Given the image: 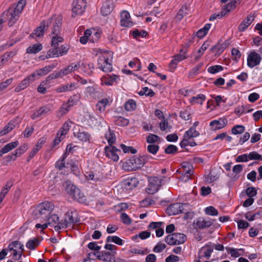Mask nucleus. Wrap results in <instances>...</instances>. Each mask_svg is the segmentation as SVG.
Masks as SVG:
<instances>
[{"mask_svg":"<svg viewBox=\"0 0 262 262\" xmlns=\"http://www.w3.org/2000/svg\"><path fill=\"white\" fill-rule=\"evenodd\" d=\"M261 60L260 56L255 52H251L247 58V64L250 68H253L259 64Z\"/></svg>","mask_w":262,"mask_h":262,"instance_id":"15","label":"nucleus"},{"mask_svg":"<svg viewBox=\"0 0 262 262\" xmlns=\"http://www.w3.org/2000/svg\"><path fill=\"white\" fill-rule=\"evenodd\" d=\"M178 147L174 145H168L165 149V152L167 154H174L178 151Z\"/></svg>","mask_w":262,"mask_h":262,"instance_id":"56","label":"nucleus"},{"mask_svg":"<svg viewBox=\"0 0 262 262\" xmlns=\"http://www.w3.org/2000/svg\"><path fill=\"white\" fill-rule=\"evenodd\" d=\"M160 141V137L157 135L149 134L146 137V142L149 144H153L159 142Z\"/></svg>","mask_w":262,"mask_h":262,"instance_id":"42","label":"nucleus"},{"mask_svg":"<svg viewBox=\"0 0 262 262\" xmlns=\"http://www.w3.org/2000/svg\"><path fill=\"white\" fill-rule=\"evenodd\" d=\"M205 99L206 96L204 94H200L196 95V96L191 97L190 101L191 104H193L195 103L202 105Z\"/></svg>","mask_w":262,"mask_h":262,"instance_id":"34","label":"nucleus"},{"mask_svg":"<svg viewBox=\"0 0 262 262\" xmlns=\"http://www.w3.org/2000/svg\"><path fill=\"white\" fill-rule=\"evenodd\" d=\"M140 96L145 95L146 96L153 97L155 95V93L152 90H149L147 87H144L142 90L138 92Z\"/></svg>","mask_w":262,"mask_h":262,"instance_id":"46","label":"nucleus"},{"mask_svg":"<svg viewBox=\"0 0 262 262\" xmlns=\"http://www.w3.org/2000/svg\"><path fill=\"white\" fill-rule=\"evenodd\" d=\"M203 65L204 63L203 62L198 63L188 73V77L189 78H193L194 76L198 75L199 70L202 68Z\"/></svg>","mask_w":262,"mask_h":262,"instance_id":"33","label":"nucleus"},{"mask_svg":"<svg viewBox=\"0 0 262 262\" xmlns=\"http://www.w3.org/2000/svg\"><path fill=\"white\" fill-rule=\"evenodd\" d=\"M62 222L67 227H70L72 224H77L80 222V218L78 217L76 211L69 210L66 214L65 219Z\"/></svg>","mask_w":262,"mask_h":262,"instance_id":"8","label":"nucleus"},{"mask_svg":"<svg viewBox=\"0 0 262 262\" xmlns=\"http://www.w3.org/2000/svg\"><path fill=\"white\" fill-rule=\"evenodd\" d=\"M73 134L75 137L83 142H89L91 138L89 133L84 132L80 129H79L77 132H74Z\"/></svg>","mask_w":262,"mask_h":262,"instance_id":"19","label":"nucleus"},{"mask_svg":"<svg viewBox=\"0 0 262 262\" xmlns=\"http://www.w3.org/2000/svg\"><path fill=\"white\" fill-rule=\"evenodd\" d=\"M105 137L107 140L108 146H113V144L116 142V136L114 132L109 128L108 132L105 134Z\"/></svg>","mask_w":262,"mask_h":262,"instance_id":"35","label":"nucleus"},{"mask_svg":"<svg viewBox=\"0 0 262 262\" xmlns=\"http://www.w3.org/2000/svg\"><path fill=\"white\" fill-rule=\"evenodd\" d=\"M108 101L107 98L102 99L101 100H99L96 104L97 109L101 112L104 111L105 107L108 104Z\"/></svg>","mask_w":262,"mask_h":262,"instance_id":"41","label":"nucleus"},{"mask_svg":"<svg viewBox=\"0 0 262 262\" xmlns=\"http://www.w3.org/2000/svg\"><path fill=\"white\" fill-rule=\"evenodd\" d=\"M136 106V102L133 99L128 100L124 104V108L128 112L135 111Z\"/></svg>","mask_w":262,"mask_h":262,"instance_id":"37","label":"nucleus"},{"mask_svg":"<svg viewBox=\"0 0 262 262\" xmlns=\"http://www.w3.org/2000/svg\"><path fill=\"white\" fill-rule=\"evenodd\" d=\"M148 181L149 184L146 191L149 194H154L158 191L161 185L162 179L157 177H154Z\"/></svg>","mask_w":262,"mask_h":262,"instance_id":"9","label":"nucleus"},{"mask_svg":"<svg viewBox=\"0 0 262 262\" xmlns=\"http://www.w3.org/2000/svg\"><path fill=\"white\" fill-rule=\"evenodd\" d=\"M19 145V142L18 141H15L14 142H12L7 144L5 145L3 148V152H5V154L9 152L12 150L15 147H16Z\"/></svg>","mask_w":262,"mask_h":262,"instance_id":"36","label":"nucleus"},{"mask_svg":"<svg viewBox=\"0 0 262 262\" xmlns=\"http://www.w3.org/2000/svg\"><path fill=\"white\" fill-rule=\"evenodd\" d=\"M188 10V7L187 5L182 6L177 13V18L181 20L187 14Z\"/></svg>","mask_w":262,"mask_h":262,"instance_id":"40","label":"nucleus"},{"mask_svg":"<svg viewBox=\"0 0 262 262\" xmlns=\"http://www.w3.org/2000/svg\"><path fill=\"white\" fill-rule=\"evenodd\" d=\"M66 190L67 192L71 195L73 192H74L76 188V186L72 184L70 181H67L66 182Z\"/></svg>","mask_w":262,"mask_h":262,"instance_id":"52","label":"nucleus"},{"mask_svg":"<svg viewBox=\"0 0 262 262\" xmlns=\"http://www.w3.org/2000/svg\"><path fill=\"white\" fill-rule=\"evenodd\" d=\"M118 78L119 76L116 75L109 76L106 80L105 81V83L107 85H112L113 84L114 82H115Z\"/></svg>","mask_w":262,"mask_h":262,"instance_id":"63","label":"nucleus"},{"mask_svg":"<svg viewBox=\"0 0 262 262\" xmlns=\"http://www.w3.org/2000/svg\"><path fill=\"white\" fill-rule=\"evenodd\" d=\"M116 253V252H114L112 254L110 252L102 251L99 252V254H97V259L105 262H111L112 257L114 256Z\"/></svg>","mask_w":262,"mask_h":262,"instance_id":"22","label":"nucleus"},{"mask_svg":"<svg viewBox=\"0 0 262 262\" xmlns=\"http://www.w3.org/2000/svg\"><path fill=\"white\" fill-rule=\"evenodd\" d=\"M200 133L199 132L196 130V129L191 127L188 130H187L184 135L186 137L191 139V138H194L199 136Z\"/></svg>","mask_w":262,"mask_h":262,"instance_id":"43","label":"nucleus"},{"mask_svg":"<svg viewBox=\"0 0 262 262\" xmlns=\"http://www.w3.org/2000/svg\"><path fill=\"white\" fill-rule=\"evenodd\" d=\"M42 49V44L40 43H37L32 46H30L27 48L26 52L28 54H36L41 51Z\"/></svg>","mask_w":262,"mask_h":262,"instance_id":"30","label":"nucleus"},{"mask_svg":"<svg viewBox=\"0 0 262 262\" xmlns=\"http://www.w3.org/2000/svg\"><path fill=\"white\" fill-rule=\"evenodd\" d=\"M166 247V246L165 244L159 243L154 248L153 251L156 253H160L164 249H165Z\"/></svg>","mask_w":262,"mask_h":262,"instance_id":"64","label":"nucleus"},{"mask_svg":"<svg viewBox=\"0 0 262 262\" xmlns=\"http://www.w3.org/2000/svg\"><path fill=\"white\" fill-rule=\"evenodd\" d=\"M79 68V63H77L76 64L72 63L71 64L67 66L66 68L61 69V71L62 72V75L63 76H65L71 73L72 71L77 70Z\"/></svg>","mask_w":262,"mask_h":262,"instance_id":"27","label":"nucleus"},{"mask_svg":"<svg viewBox=\"0 0 262 262\" xmlns=\"http://www.w3.org/2000/svg\"><path fill=\"white\" fill-rule=\"evenodd\" d=\"M106 242H113L120 246H121L123 244V240L117 236H107L106 238Z\"/></svg>","mask_w":262,"mask_h":262,"instance_id":"45","label":"nucleus"},{"mask_svg":"<svg viewBox=\"0 0 262 262\" xmlns=\"http://www.w3.org/2000/svg\"><path fill=\"white\" fill-rule=\"evenodd\" d=\"M40 241L37 237L29 239L26 243V247L30 250H34L35 247L39 246Z\"/></svg>","mask_w":262,"mask_h":262,"instance_id":"31","label":"nucleus"},{"mask_svg":"<svg viewBox=\"0 0 262 262\" xmlns=\"http://www.w3.org/2000/svg\"><path fill=\"white\" fill-rule=\"evenodd\" d=\"M28 145L24 144L23 145L17 148L14 152L17 158L20 157L21 155L26 152L28 149Z\"/></svg>","mask_w":262,"mask_h":262,"instance_id":"47","label":"nucleus"},{"mask_svg":"<svg viewBox=\"0 0 262 262\" xmlns=\"http://www.w3.org/2000/svg\"><path fill=\"white\" fill-rule=\"evenodd\" d=\"M80 98V95L75 94L71 96L68 100L66 104H63L60 108V112L62 115H64L69 111V108L76 105L79 101Z\"/></svg>","mask_w":262,"mask_h":262,"instance_id":"11","label":"nucleus"},{"mask_svg":"<svg viewBox=\"0 0 262 262\" xmlns=\"http://www.w3.org/2000/svg\"><path fill=\"white\" fill-rule=\"evenodd\" d=\"M159 149V146L156 144H150L147 146V150L148 152L155 155Z\"/></svg>","mask_w":262,"mask_h":262,"instance_id":"57","label":"nucleus"},{"mask_svg":"<svg viewBox=\"0 0 262 262\" xmlns=\"http://www.w3.org/2000/svg\"><path fill=\"white\" fill-rule=\"evenodd\" d=\"M144 164L141 156L138 157L133 156L124 163L123 166L126 170L134 171L141 168Z\"/></svg>","mask_w":262,"mask_h":262,"instance_id":"4","label":"nucleus"},{"mask_svg":"<svg viewBox=\"0 0 262 262\" xmlns=\"http://www.w3.org/2000/svg\"><path fill=\"white\" fill-rule=\"evenodd\" d=\"M113 53L105 51L98 58V68L104 72H111L113 70L112 59Z\"/></svg>","mask_w":262,"mask_h":262,"instance_id":"3","label":"nucleus"},{"mask_svg":"<svg viewBox=\"0 0 262 262\" xmlns=\"http://www.w3.org/2000/svg\"><path fill=\"white\" fill-rule=\"evenodd\" d=\"M186 236L181 233H173L165 237V242L169 245H180L185 243Z\"/></svg>","mask_w":262,"mask_h":262,"instance_id":"6","label":"nucleus"},{"mask_svg":"<svg viewBox=\"0 0 262 262\" xmlns=\"http://www.w3.org/2000/svg\"><path fill=\"white\" fill-rule=\"evenodd\" d=\"M51 23L52 19L42 20L39 26L30 35L29 38H34L43 37L45 31L48 30L49 26L51 25Z\"/></svg>","mask_w":262,"mask_h":262,"instance_id":"5","label":"nucleus"},{"mask_svg":"<svg viewBox=\"0 0 262 262\" xmlns=\"http://www.w3.org/2000/svg\"><path fill=\"white\" fill-rule=\"evenodd\" d=\"M63 157H60L55 163V167L59 170H62L63 168L66 167L65 160Z\"/></svg>","mask_w":262,"mask_h":262,"instance_id":"51","label":"nucleus"},{"mask_svg":"<svg viewBox=\"0 0 262 262\" xmlns=\"http://www.w3.org/2000/svg\"><path fill=\"white\" fill-rule=\"evenodd\" d=\"M114 5L113 0H106L102 5L101 9V14L103 16H107L110 14L114 9Z\"/></svg>","mask_w":262,"mask_h":262,"instance_id":"16","label":"nucleus"},{"mask_svg":"<svg viewBox=\"0 0 262 262\" xmlns=\"http://www.w3.org/2000/svg\"><path fill=\"white\" fill-rule=\"evenodd\" d=\"M85 176L87 179L93 180L95 182H100L103 178V177H97L93 171L86 172Z\"/></svg>","mask_w":262,"mask_h":262,"instance_id":"44","label":"nucleus"},{"mask_svg":"<svg viewBox=\"0 0 262 262\" xmlns=\"http://www.w3.org/2000/svg\"><path fill=\"white\" fill-rule=\"evenodd\" d=\"M205 213L207 215L215 216L218 215V211L213 206H209L205 209Z\"/></svg>","mask_w":262,"mask_h":262,"instance_id":"50","label":"nucleus"},{"mask_svg":"<svg viewBox=\"0 0 262 262\" xmlns=\"http://www.w3.org/2000/svg\"><path fill=\"white\" fill-rule=\"evenodd\" d=\"M120 219L122 223L125 225H129L132 223L131 219L125 213H122L121 214Z\"/></svg>","mask_w":262,"mask_h":262,"instance_id":"62","label":"nucleus"},{"mask_svg":"<svg viewBox=\"0 0 262 262\" xmlns=\"http://www.w3.org/2000/svg\"><path fill=\"white\" fill-rule=\"evenodd\" d=\"M76 89L75 84L74 83H71L67 85H64L59 86L56 90L57 92L62 93L67 91H72Z\"/></svg>","mask_w":262,"mask_h":262,"instance_id":"32","label":"nucleus"},{"mask_svg":"<svg viewBox=\"0 0 262 262\" xmlns=\"http://www.w3.org/2000/svg\"><path fill=\"white\" fill-rule=\"evenodd\" d=\"M228 120L225 118H221L219 120H214L211 121L209 125L211 126L213 130H218L222 129L227 125Z\"/></svg>","mask_w":262,"mask_h":262,"instance_id":"17","label":"nucleus"},{"mask_svg":"<svg viewBox=\"0 0 262 262\" xmlns=\"http://www.w3.org/2000/svg\"><path fill=\"white\" fill-rule=\"evenodd\" d=\"M186 203L181 204L179 203H174L169 206L166 210L168 215H174L183 212L184 207H187Z\"/></svg>","mask_w":262,"mask_h":262,"instance_id":"10","label":"nucleus"},{"mask_svg":"<svg viewBox=\"0 0 262 262\" xmlns=\"http://www.w3.org/2000/svg\"><path fill=\"white\" fill-rule=\"evenodd\" d=\"M56 67V64H52L51 65L46 66L43 68L37 70L34 73H36V76L37 75L42 76L48 74L52 70V69L55 68Z\"/></svg>","mask_w":262,"mask_h":262,"instance_id":"29","label":"nucleus"},{"mask_svg":"<svg viewBox=\"0 0 262 262\" xmlns=\"http://www.w3.org/2000/svg\"><path fill=\"white\" fill-rule=\"evenodd\" d=\"M114 122L116 125L121 126H126L129 123V120L121 116L115 117Z\"/></svg>","mask_w":262,"mask_h":262,"instance_id":"39","label":"nucleus"},{"mask_svg":"<svg viewBox=\"0 0 262 262\" xmlns=\"http://www.w3.org/2000/svg\"><path fill=\"white\" fill-rule=\"evenodd\" d=\"M63 38L59 36H53L52 39L51 45L53 47H58L59 43L62 42Z\"/></svg>","mask_w":262,"mask_h":262,"instance_id":"55","label":"nucleus"},{"mask_svg":"<svg viewBox=\"0 0 262 262\" xmlns=\"http://www.w3.org/2000/svg\"><path fill=\"white\" fill-rule=\"evenodd\" d=\"M130 18V14L127 11H123L121 13L120 24L122 27H130L133 24L132 21L129 20Z\"/></svg>","mask_w":262,"mask_h":262,"instance_id":"21","label":"nucleus"},{"mask_svg":"<svg viewBox=\"0 0 262 262\" xmlns=\"http://www.w3.org/2000/svg\"><path fill=\"white\" fill-rule=\"evenodd\" d=\"M26 5L25 0H20L17 5H12L2 14V18H0V25L5 21H8L9 27L13 26L18 20L20 14Z\"/></svg>","mask_w":262,"mask_h":262,"instance_id":"1","label":"nucleus"},{"mask_svg":"<svg viewBox=\"0 0 262 262\" xmlns=\"http://www.w3.org/2000/svg\"><path fill=\"white\" fill-rule=\"evenodd\" d=\"M213 224L211 220L206 221L203 219H198L194 221L193 225L195 229H202L208 228Z\"/></svg>","mask_w":262,"mask_h":262,"instance_id":"18","label":"nucleus"},{"mask_svg":"<svg viewBox=\"0 0 262 262\" xmlns=\"http://www.w3.org/2000/svg\"><path fill=\"white\" fill-rule=\"evenodd\" d=\"M72 198L79 202V203H83L86 199L84 196L83 194L81 193L80 190L78 189L77 187L76 188L74 192L71 195Z\"/></svg>","mask_w":262,"mask_h":262,"instance_id":"25","label":"nucleus"},{"mask_svg":"<svg viewBox=\"0 0 262 262\" xmlns=\"http://www.w3.org/2000/svg\"><path fill=\"white\" fill-rule=\"evenodd\" d=\"M54 208L51 202H44L40 203L33 210L32 214L34 219L42 220L43 221H49V215Z\"/></svg>","mask_w":262,"mask_h":262,"instance_id":"2","label":"nucleus"},{"mask_svg":"<svg viewBox=\"0 0 262 262\" xmlns=\"http://www.w3.org/2000/svg\"><path fill=\"white\" fill-rule=\"evenodd\" d=\"M72 16L75 17L77 15H81L86 8L85 0H74L72 3Z\"/></svg>","mask_w":262,"mask_h":262,"instance_id":"7","label":"nucleus"},{"mask_svg":"<svg viewBox=\"0 0 262 262\" xmlns=\"http://www.w3.org/2000/svg\"><path fill=\"white\" fill-rule=\"evenodd\" d=\"M50 19H52L51 24L53 25L51 34L54 36H58L60 31L61 26L62 24V19L59 16L57 17H56L55 16H52Z\"/></svg>","mask_w":262,"mask_h":262,"instance_id":"14","label":"nucleus"},{"mask_svg":"<svg viewBox=\"0 0 262 262\" xmlns=\"http://www.w3.org/2000/svg\"><path fill=\"white\" fill-rule=\"evenodd\" d=\"M254 17L249 14L239 24L238 27L239 32H244L254 21Z\"/></svg>","mask_w":262,"mask_h":262,"instance_id":"20","label":"nucleus"},{"mask_svg":"<svg viewBox=\"0 0 262 262\" xmlns=\"http://www.w3.org/2000/svg\"><path fill=\"white\" fill-rule=\"evenodd\" d=\"M226 47L225 43H222L220 45H216L212 47L210 51L212 52H215V55H219L224 51Z\"/></svg>","mask_w":262,"mask_h":262,"instance_id":"38","label":"nucleus"},{"mask_svg":"<svg viewBox=\"0 0 262 262\" xmlns=\"http://www.w3.org/2000/svg\"><path fill=\"white\" fill-rule=\"evenodd\" d=\"M104 149L106 157L111 159L114 161H118L119 156L117 152H121V151L120 149H118L114 146H105Z\"/></svg>","mask_w":262,"mask_h":262,"instance_id":"13","label":"nucleus"},{"mask_svg":"<svg viewBox=\"0 0 262 262\" xmlns=\"http://www.w3.org/2000/svg\"><path fill=\"white\" fill-rule=\"evenodd\" d=\"M17 52L16 51H11L8 52H6L5 54L3 55L1 57V62H4L13 56H14L16 54Z\"/></svg>","mask_w":262,"mask_h":262,"instance_id":"49","label":"nucleus"},{"mask_svg":"<svg viewBox=\"0 0 262 262\" xmlns=\"http://www.w3.org/2000/svg\"><path fill=\"white\" fill-rule=\"evenodd\" d=\"M245 131V127L242 125H236L231 129V133L234 135L241 134Z\"/></svg>","mask_w":262,"mask_h":262,"instance_id":"48","label":"nucleus"},{"mask_svg":"<svg viewBox=\"0 0 262 262\" xmlns=\"http://www.w3.org/2000/svg\"><path fill=\"white\" fill-rule=\"evenodd\" d=\"M36 73H33L28 76L24 80L21 81L19 84L15 88L14 91L15 92H19L27 88L29 84L35 81Z\"/></svg>","mask_w":262,"mask_h":262,"instance_id":"12","label":"nucleus"},{"mask_svg":"<svg viewBox=\"0 0 262 262\" xmlns=\"http://www.w3.org/2000/svg\"><path fill=\"white\" fill-rule=\"evenodd\" d=\"M70 126L68 122H65L63 125L58 133L60 134V136H65L70 129Z\"/></svg>","mask_w":262,"mask_h":262,"instance_id":"54","label":"nucleus"},{"mask_svg":"<svg viewBox=\"0 0 262 262\" xmlns=\"http://www.w3.org/2000/svg\"><path fill=\"white\" fill-rule=\"evenodd\" d=\"M182 169L181 172L185 173V174H189V175H192L194 172L193 168L192 165L188 162H184L182 164ZM181 170H180V171Z\"/></svg>","mask_w":262,"mask_h":262,"instance_id":"28","label":"nucleus"},{"mask_svg":"<svg viewBox=\"0 0 262 262\" xmlns=\"http://www.w3.org/2000/svg\"><path fill=\"white\" fill-rule=\"evenodd\" d=\"M24 251V247H23V249L18 250L17 251L15 250V252H13L12 256L14 260H18L21 259L22 255L25 257V255L23 254V252Z\"/></svg>","mask_w":262,"mask_h":262,"instance_id":"59","label":"nucleus"},{"mask_svg":"<svg viewBox=\"0 0 262 262\" xmlns=\"http://www.w3.org/2000/svg\"><path fill=\"white\" fill-rule=\"evenodd\" d=\"M211 26V25L210 24H206L203 28L199 29L195 35L193 34V39L190 40V42L193 43V39L196 36L199 38H203L207 34Z\"/></svg>","mask_w":262,"mask_h":262,"instance_id":"23","label":"nucleus"},{"mask_svg":"<svg viewBox=\"0 0 262 262\" xmlns=\"http://www.w3.org/2000/svg\"><path fill=\"white\" fill-rule=\"evenodd\" d=\"M248 157L251 160H255L262 161V156L256 151L250 152L248 155Z\"/></svg>","mask_w":262,"mask_h":262,"instance_id":"58","label":"nucleus"},{"mask_svg":"<svg viewBox=\"0 0 262 262\" xmlns=\"http://www.w3.org/2000/svg\"><path fill=\"white\" fill-rule=\"evenodd\" d=\"M224 68L222 66L215 65L208 68V72L211 74H215L223 70Z\"/></svg>","mask_w":262,"mask_h":262,"instance_id":"53","label":"nucleus"},{"mask_svg":"<svg viewBox=\"0 0 262 262\" xmlns=\"http://www.w3.org/2000/svg\"><path fill=\"white\" fill-rule=\"evenodd\" d=\"M147 34V32L144 30H142L140 32L138 29H136L132 32V35L134 38H137L139 36H141L142 37H145Z\"/></svg>","mask_w":262,"mask_h":262,"instance_id":"61","label":"nucleus"},{"mask_svg":"<svg viewBox=\"0 0 262 262\" xmlns=\"http://www.w3.org/2000/svg\"><path fill=\"white\" fill-rule=\"evenodd\" d=\"M140 204L142 207H145L155 204V201L149 198H146L141 201Z\"/></svg>","mask_w":262,"mask_h":262,"instance_id":"60","label":"nucleus"},{"mask_svg":"<svg viewBox=\"0 0 262 262\" xmlns=\"http://www.w3.org/2000/svg\"><path fill=\"white\" fill-rule=\"evenodd\" d=\"M139 184V181L136 178H128L124 181V185L127 189H133Z\"/></svg>","mask_w":262,"mask_h":262,"instance_id":"24","label":"nucleus"},{"mask_svg":"<svg viewBox=\"0 0 262 262\" xmlns=\"http://www.w3.org/2000/svg\"><path fill=\"white\" fill-rule=\"evenodd\" d=\"M23 247H24V245L21 243L20 242L18 241H13L10 243L8 246V248L10 252L13 251V252H15V250H16L17 251L18 250L23 249Z\"/></svg>","mask_w":262,"mask_h":262,"instance_id":"26","label":"nucleus"}]
</instances>
